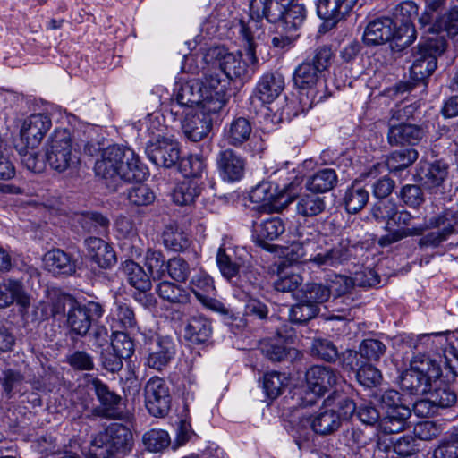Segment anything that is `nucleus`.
<instances>
[{
	"mask_svg": "<svg viewBox=\"0 0 458 458\" xmlns=\"http://www.w3.org/2000/svg\"><path fill=\"white\" fill-rule=\"evenodd\" d=\"M227 83L219 74L208 73L201 81H190L181 85L171 101V113L178 115L180 108H207L220 112L227 102Z\"/></svg>",
	"mask_w": 458,
	"mask_h": 458,
	"instance_id": "nucleus-1",
	"label": "nucleus"
},
{
	"mask_svg": "<svg viewBox=\"0 0 458 458\" xmlns=\"http://www.w3.org/2000/svg\"><path fill=\"white\" fill-rule=\"evenodd\" d=\"M95 173L107 187L115 191L121 181H142L147 168L130 148L113 145L106 148L95 163Z\"/></svg>",
	"mask_w": 458,
	"mask_h": 458,
	"instance_id": "nucleus-2",
	"label": "nucleus"
},
{
	"mask_svg": "<svg viewBox=\"0 0 458 458\" xmlns=\"http://www.w3.org/2000/svg\"><path fill=\"white\" fill-rule=\"evenodd\" d=\"M441 376L440 362L425 352H419L411 358L410 368L402 374L400 386L409 394L422 395L428 393Z\"/></svg>",
	"mask_w": 458,
	"mask_h": 458,
	"instance_id": "nucleus-3",
	"label": "nucleus"
},
{
	"mask_svg": "<svg viewBox=\"0 0 458 458\" xmlns=\"http://www.w3.org/2000/svg\"><path fill=\"white\" fill-rule=\"evenodd\" d=\"M355 410L356 405L352 400L334 391L315 416L302 418L301 422L302 425H310L317 434L328 435L337 430L343 420L350 419Z\"/></svg>",
	"mask_w": 458,
	"mask_h": 458,
	"instance_id": "nucleus-4",
	"label": "nucleus"
},
{
	"mask_svg": "<svg viewBox=\"0 0 458 458\" xmlns=\"http://www.w3.org/2000/svg\"><path fill=\"white\" fill-rule=\"evenodd\" d=\"M132 445L133 436L131 429L123 424L113 423L94 437L89 454L94 458H110L118 454H127Z\"/></svg>",
	"mask_w": 458,
	"mask_h": 458,
	"instance_id": "nucleus-5",
	"label": "nucleus"
},
{
	"mask_svg": "<svg viewBox=\"0 0 458 458\" xmlns=\"http://www.w3.org/2000/svg\"><path fill=\"white\" fill-rule=\"evenodd\" d=\"M242 54L229 53L224 47H216L208 50L204 59L207 63H211L214 68L219 69V72L212 71L209 73L219 74L228 86L226 79L247 80L251 77L258 66V64H252L247 55V60H242Z\"/></svg>",
	"mask_w": 458,
	"mask_h": 458,
	"instance_id": "nucleus-6",
	"label": "nucleus"
},
{
	"mask_svg": "<svg viewBox=\"0 0 458 458\" xmlns=\"http://www.w3.org/2000/svg\"><path fill=\"white\" fill-rule=\"evenodd\" d=\"M46 157L51 168L59 173L76 165L79 157L69 130L56 129L53 131L47 141Z\"/></svg>",
	"mask_w": 458,
	"mask_h": 458,
	"instance_id": "nucleus-7",
	"label": "nucleus"
},
{
	"mask_svg": "<svg viewBox=\"0 0 458 458\" xmlns=\"http://www.w3.org/2000/svg\"><path fill=\"white\" fill-rule=\"evenodd\" d=\"M445 48L446 40L443 36L428 38L420 43L412 55L411 78L415 81L428 78L437 68V56L441 55Z\"/></svg>",
	"mask_w": 458,
	"mask_h": 458,
	"instance_id": "nucleus-8",
	"label": "nucleus"
},
{
	"mask_svg": "<svg viewBox=\"0 0 458 458\" xmlns=\"http://www.w3.org/2000/svg\"><path fill=\"white\" fill-rule=\"evenodd\" d=\"M328 47H318L311 59L300 64L293 72L294 85L300 89H312L320 80L322 72L328 67L332 58Z\"/></svg>",
	"mask_w": 458,
	"mask_h": 458,
	"instance_id": "nucleus-9",
	"label": "nucleus"
},
{
	"mask_svg": "<svg viewBox=\"0 0 458 458\" xmlns=\"http://www.w3.org/2000/svg\"><path fill=\"white\" fill-rule=\"evenodd\" d=\"M148 357V367L156 370H163L171 363L176 354V344L173 337L157 333L142 334Z\"/></svg>",
	"mask_w": 458,
	"mask_h": 458,
	"instance_id": "nucleus-10",
	"label": "nucleus"
},
{
	"mask_svg": "<svg viewBox=\"0 0 458 458\" xmlns=\"http://www.w3.org/2000/svg\"><path fill=\"white\" fill-rule=\"evenodd\" d=\"M104 314L103 306L96 301H88L81 304L70 300L67 313V324L71 329L79 335H85L92 323L97 322Z\"/></svg>",
	"mask_w": 458,
	"mask_h": 458,
	"instance_id": "nucleus-11",
	"label": "nucleus"
},
{
	"mask_svg": "<svg viewBox=\"0 0 458 458\" xmlns=\"http://www.w3.org/2000/svg\"><path fill=\"white\" fill-rule=\"evenodd\" d=\"M412 218L410 212L401 210L399 215L400 228L389 231V233L381 236L378 240V244L382 247L390 246L404 238L421 235L429 227H438L445 224L443 216L431 219L429 224L424 223L420 225H412Z\"/></svg>",
	"mask_w": 458,
	"mask_h": 458,
	"instance_id": "nucleus-12",
	"label": "nucleus"
},
{
	"mask_svg": "<svg viewBox=\"0 0 458 458\" xmlns=\"http://www.w3.org/2000/svg\"><path fill=\"white\" fill-rule=\"evenodd\" d=\"M146 408L155 417L165 416L171 406V394L166 382L161 377L150 378L144 388Z\"/></svg>",
	"mask_w": 458,
	"mask_h": 458,
	"instance_id": "nucleus-13",
	"label": "nucleus"
},
{
	"mask_svg": "<svg viewBox=\"0 0 458 458\" xmlns=\"http://www.w3.org/2000/svg\"><path fill=\"white\" fill-rule=\"evenodd\" d=\"M219 112H209L207 108H196L185 114L182 122L184 135L191 141H199L208 135L213 122Z\"/></svg>",
	"mask_w": 458,
	"mask_h": 458,
	"instance_id": "nucleus-14",
	"label": "nucleus"
},
{
	"mask_svg": "<svg viewBox=\"0 0 458 458\" xmlns=\"http://www.w3.org/2000/svg\"><path fill=\"white\" fill-rule=\"evenodd\" d=\"M146 154L156 165L170 168L180 160L179 143L172 138L158 136L148 143Z\"/></svg>",
	"mask_w": 458,
	"mask_h": 458,
	"instance_id": "nucleus-15",
	"label": "nucleus"
},
{
	"mask_svg": "<svg viewBox=\"0 0 458 458\" xmlns=\"http://www.w3.org/2000/svg\"><path fill=\"white\" fill-rule=\"evenodd\" d=\"M421 27L432 33L446 32L450 37L458 36V6L450 7L443 13L425 11L419 18Z\"/></svg>",
	"mask_w": 458,
	"mask_h": 458,
	"instance_id": "nucleus-16",
	"label": "nucleus"
},
{
	"mask_svg": "<svg viewBox=\"0 0 458 458\" xmlns=\"http://www.w3.org/2000/svg\"><path fill=\"white\" fill-rule=\"evenodd\" d=\"M401 30H396V23L389 17H380L369 21L364 29L362 41L368 47L383 45L395 37L403 38Z\"/></svg>",
	"mask_w": 458,
	"mask_h": 458,
	"instance_id": "nucleus-17",
	"label": "nucleus"
},
{
	"mask_svg": "<svg viewBox=\"0 0 458 458\" xmlns=\"http://www.w3.org/2000/svg\"><path fill=\"white\" fill-rule=\"evenodd\" d=\"M284 78L278 72H270L264 74L257 83L250 104L257 107L258 102L260 106L271 104L283 92L284 89Z\"/></svg>",
	"mask_w": 458,
	"mask_h": 458,
	"instance_id": "nucleus-18",
	"label": "nucleus"
},
{
	"mask_svg": "<svg viewBox=\"0 0 458 458\" xmlns=\"http://www.w3.org/2000/svg\"><path fill=\"white\" fill-rule=\"evenodd\" d=\"M100 406L95 410L97 415L113 420H122L126 417L125 412L121 409V397L109 391L107 386L98 379L91 383Z\"/></svg>",
	"mask_w": 458,
	"mask_h": 458,
	"instance_id": "nucleus-19",
	"label": "nucleus"
},
{
	"mask_svg": "<svg viewBox=\"0 0 458 458\" xmlns=\"http://www.w3.org/2000/svg\"><path fill=\"white\" fill-rule=\"evenodd\" d=\"M52 126L47 114H30L23 120L21 127V138L30 148H37Z\"/></svg>",
	"mask_w": 458,
	"mask_h": 458,
	"instance_id": "nucleus-20",
	"label": "nucleus"
},
{
	"mask_svg": "<svg viewBox=\"0 0 458 458\" xmlns=\"http://www.w3.org/2000/svg\"><path fill=\"white\" fill-rule=\"evenodd\" d=\"M306 381L315 395L322 396L340 383L341 376L331 367L315 365L306 371Z\"/></svg>",
	"mask_w": 458,
	"mask_h": 458,
	"instance_id": "nucleus-21",
	"label": "nucleus"
},
{
	"mask_svg": "<svg viewBox=\"0 0 458 458\" xmlns=\"http://www.w3.org/2000/svg\"><path fill=\"white\" fill-rule=\"evenodd\" d=\"M358 0H317V13L330 28L335 26L356 5Z\"/></svg>",
	"mask_w": 458,
	"mask_h": 458,
	"instance_id": "nucleus-22",
	"label": "nucleus"
},
{
	"mask_svg": "<svg viewBox=\"0 0 458 458\" xmlns=\"http://www.w3.org/2000/svg\"><path fill=\"white\" fill-rule=\"evenodd\" d=\"M253 239L255 242L267 248V241H274L281 235L284 230V223L279 216H269L255 222L253 225Z\"/></svg>",
	"mask_w": 458,
	"mask_h": 458,
	"instance_id": "nucleus-23",
	"label": "nucleus"
},
{
	"mask_svg": "<svg viewBox=\"0 0 458 458\" xmlns=\"http://www.w3.org/2000/svg\"><path fill=\"white\" fill-rule=\"evenodd\" d=\"M217 165L221 176L225 181H238L244 174L245 160L233 149L220 151Z\"/></svg>",
	"mask_w": 458,
	"mask_h": 458,
	"instance_id": "nucleus-24",
	"label": "nucleus"
},
{
	"mask_svg": "<svg viewBox=\"0 0 458 458\" xmlns=\"http://www.w3.org/2000/svg\"><path fill=\"white\" fill-rule=\"evenodd\" d=\"M423 136L424 131L420 126L407 123H391L387 133V140L392 146L416 145Z\"/></svg>",
	"mask_w": 458,
	"mask_h": 458,
	"instance_id": "nucleus-25",
	"label": "nucleus"
},
{
	"mask_svg": "<svg viewBox=\"0 0 458 458\" xmlns=\"http://www.w3.org/2000/svg\"><path fill=\"white\" fill-rule=\"evenodd\" d=\"M318 235L316 231L310 226H300L297 229V239L285 246L284 254L292 262H297L305 259L308 250L310 249L311 242Z\"/></svg>",
	"mask_w": 458,
	"mask_h": 458,
	"instance_id": "nucleus-26",
	"label": "nucleus"
},
{
	"mask_svg": "<svg viewBox=\"0 0 458 458\" xmlns=\"http://www.w3.org/2000/svg\"><path fill=\"white\" fill-rule=\"evenodd\" d=\"M260 20L261 19H258L257 17H252L251 13L250 12L249 21L247 22L240 21L239 23V31L246 41V45L244 47L245 55L250 58L252 64H259L256 56V48L258 47L256 40L259 39L260 36L263 34L259 24Z\"/></svg>",
	"mask_w": 458,
	"mask_h": 458,
	"instance_id": "nucleus-27",
	"label": "nucleus"
},
{
	"mask_svg": "<svg viewBox=\"0 0 458 458\" xmlns=\"http://www.w3.org/2000/svg\"><path fill=\"white\" fill-rule=\"evenodd\" d=\"M190 288L205 306L216 309L220 304L211 297L214 294L215 286L212 278L206 272H197L191 279Z\"/></svg>",
	"mask_w": 458,
	"mask_h": 458,
	"instance_id": "nucleus-28",
	"label": "nucleus"
},
{
	"mask_svg": "<svg viewBox=\"0 0 458 458\" xmlns=\"http://www.w3.org/2000/svg\"><path fill=\"white\" fill-rule=\"evenodd\" d=\"M447 174L448 165L442 161H435L420 165L417 175L426 188L433 190L442 185Z\"/></svg>",
	"mask_w": 458,
	"mask_h": 458,
	"instance_id": "nucleus-29",
	"label": "nucleus"
},
{
	"mask_svg": "<svg viewBox=\"0 0 458 458\" xmlns=\"http://www.w3.org/2000/svg\"><path fill=\"white\" fill-rule=\"evenodd\" d=\"M395 23H400L405 30L406 38L404 45L411 44L416 38L415 28L412 20L418 15V6L411 1L403 2L394 11Z\"/></svg>",
	"mask_w": 458,
	"mask_h": 458,
	"instance_id": "nucleus-30",
	"label": "nucleus"
},
{
	"mask_svg": "<svg viewBox=\"0 0 458 458\" xmlns=\"http://www.w3.org/2000/svg\"><path fill=\"white\" fill-rule=\"evenodd\" d=\"M43 261L45 267L53 274L72 275L75 272V262L60 249L47 251Z\"/></svg>",
	"mask_w": 458,
	"mask_h": 458,
	"instance_id": "nucleus-31",
	"label": "nucleus"
},
{
	"mask_svg": "<svg viewBox=\"0 0 458 458\" xmlns=\"http://www.w3.org/2000/svg\"><path fill=\"white\" fill-rule=\"evenodd\" d=\"M411 347L419 352L428 351L434 352L432 358H437L441 351H445L447 345V339L444 333L420 334L412 338L410 344Z\"/></svg>",
	"mask_w": 458,
	"mask_h": 458,
	"instance_id": "nucleus-32",
	"label": "nucleus"
},
{
	"mask_svg": "<svg viewBox=\"0 0 458 458\" xmlns=\"http://www.w3.org/2000/svg\"><path fill=\"white\" fill-rule=\"evenodd\" d=\"M122 272L126 276L127 282L130 285L145 293L151 289L150 276L136 262L127 259L122 263Z\"/></svg>",
	"mask_w": 458,
	"mask_h": 458,
	"instance_id": "nucleus-33",
	"label": "nucleus"
},
{
	"mask_svg": "<svg viewBox=\"0 0 458 458\" xmlns=\"http://www.w3.org/2000/svg\"><path fill=\"white\" fill-rule=\"evenodd\" d=\"M411 413L409 407H399L396 410L392 408L386 412L385 417L381 420V429L386 434H395L403 431L407 425V420Z\"/></svg>",
	"mask_w": 458,
	"mask_h": 458,
	"instance_id": "nucleus-34",
	"label": "nucleus"
},
{
	"mask_svg": "<svg viewBox=\"0 0 458 458\" xmlns=\"http://www.w3.org/2000/svg\"><path fill=\"white\" fill-rule=\"evenodd\" d=\"M337 175L334 169L324 168L316 172L306 181V187L312 192H327L337 184Z\"/></svg>",
	"mask_w": 458,
	"mask_h": 458,
	"instance_id": "nucleus-35",
	"label": "nucleus"
},
{
	"mask_svg": "<svg viewBox=\"0 0 458 458\" xmlns=\"http://www.w3.org/2000/svg\"><path fill=\"white\" fill-rule=\"evenodd\" d=\"M305 19V8L302 4H295L290 1L286 10L283 14L281 21L277 25V30L286 33L294 32L302 25Z\"/></svg>",
	"mask_w": 458,
	"mask_h": 458,
	"instance_id": "nucleus-36",
	"label": "nucleus"
},
{
	"mask_svg": "<svg viewBox=\"0 0 458 458\" xmlns=\"http://www.w3.org/2000/svg\"><path fill=\"white\" fill-rule=\"evenodd\" d=\"M369 197V191L360 182H353L347 188L344 196V203L347 212L355 214L361 210L368 203Z\"/></svg>",
	"mask_w": 458,
	"mask_h": 458,
	"instance_id": "nucleus-37",
	"label": "nucleus"
},
{
	"mask_svg": "<svg viewBox=\"0 0 458 458\" xmlns=\"http://www.w3.org/2000/svg\"><path fill=\"white\" fill-rule=\"evenodd\" d=\"M201 187L196 179H186L178 183L173 191V200L177 205L192 204L199 196Z\"/></svg>",
	"mask_w": 458,
	"mask_h": 458,
	"instance_id": "nucleus-38",
	"label": "nucleus"
},
{
	"mask_svg": "<svg viewBox=\"0 0 458 458\" xmlns=\"http://www.w3.org/2000/svg\"><path fill=\"white\" fill-rule=\"evenodd\" d=\"M185 332L187 338L192 343H205L212 334L211 323L204 317H193L190 319Z\"/></svg>",
	"mask_w": 458,
	"mask_h": 458,
	"instance_id": "nucleus-39",
	"label": "nucleus"
},
{
	"mask_svg": "<svg viewBox=\"0 0 458 458\" xmlns=\"http://www.w3.org/2000/svg\"><path fill=\"white\" fill-rule=\"evenodd\" d=\"M350 257L349 250L343 245H337L329 250L318 253L314 257H310L308 259L316 265L335 267L346 261Z\"/></svg>",
	"mask_w": 458,
	"mask_h": 458,
	"instance_id": "nucleus-40",
	"label": "nucleus"
},
{
	"mask_svg": "<svg viewBox=\"0 0 458 458\" xmlns=\"http://www.w3.org/2000/svg\"><path fill=\"white\" fill-rule=\"evenodd\" d=\"M428 394L437 408H448L453 406L457 401L455 391L448 385L443 383L433 384Z\"/></svg>",
	"mask_w": 458,
	"mask_h": 458,
	"instance_id": "nucleus-41",
	"label": "nucleus"
},
{
	"mask_svg": "<svg viewBox=\"0 0 458 458\" xmlns=\"http://www.w3.org/2000/svg\"><path fill=\"white\" fill-rule=\"evenodd\" d=\"M325 209V198L314 194L301 196L296 205L297 213L305 217L318 216Z\"/></svg>",
	"mask_w": 458,
	"mask_h": 458,
	"instance_id": "nucleus-42",
	"label": "nucleus"
},
{
	"mask_svg": "<svg viewBox=\"0 0 458 458\" xmlns=\"http://www.w3.org/2000/svg\"><path fill=\"white\" fill-rule=\"evenodd\" d=\"M252 128L249 120L243 117L234 119L226 131V140L229 144L239 146L246 141L251 133Z\"/></svg>",
	"mask_w": 458,
	"mask_h": 458,
	"instance_id": "nucleus-43",
	"label": "nucleus"
},
{
	"mask_svg": "<svg viewBox=\"0 0 458 458\" xmlns=\"http://www.w3.org/2000/svg\"><path fill=\"white\" fill-rule=\"evenodd\" d=\"M418 159V152L413 148L394 151L386 160V165L391 173H396L411 166Z\"/></svg>",
	"mask_w": 458,
	"mask_h": 458,
	"instance_id": "nucleus-44",
	"label": "nucleus"
},
{
	"mask_svg": "<svg viewBox=\"0 0 458 458\" xmlns=\"http://www.w3.org/2000/svg\"><path fill=\"white\" fill-rule=\"evenodd\" d=\"M157 293L162 299L172 302L185 304L190 301V294L188 292L169 281H163L158 284Z\"/></svg>",
	"mask_w": 458,
	"mask_h": 458,
	"instance_id": "nucleus-45",
	"label": "nucleus"
},
{
	"mask_svg": "<svg viewBox=\"0 0 458 458\" xmlns=\"http://www.w3.org/2000/svg\"><path fill=\"white\" fill-rule=\"evenodd\" d=\"M331 294V290L320 284H307L301 292L296 293L299 300L312 303L318 306L319 303L326 302Z\"/></svg>",
	"mask_w": 458,
	"mask_h": 458,
	"instance_id": "nucleus-46",
	"label": "nucleus"
},
{
	"mask_svg": "<svg viewBox=\"0 0 458 458\" xmlns=\"http://www.w3.org/2000/svg\"><path fill=\"white\" fill-rule=\"evenodd\" d=\"M165 246L174 251H183L189 247V239L176 225H169L163 232Z\"/></svg>",
	"mask_w": 458,
	"mask_h": 458,
	"instance_id": "nucleus-47",
	"label": "nucleus"
},
{
	"mask_svg": "<svg viewBox=\"0 0 458 458\" xmlns=\"http://www.w3.org/2000/svg\"><path fill=\"white\" fill-rule=\"evenodd\" d=\"M4 284V289L8 291V293H4L5 295H3L4 297L0 299V308L9 306L14 301L22 306L29 304V299L25 295L23 286L19 280L8 279Z\"/></svg>",
	"mask_w": 458,
	"mask_h": 458,
	"instance_id": "nucleus-48",
	"label": "nucleus"
},
{
	"mask_svg": "<svg viewBox=\"0 0 458 458\" xmlns=\"http://www.w3.org/2000/svg\"><path fill=\"white\" fill-rule=\"evenodd\" d=\"M287 384V377L277 371L267 372L263 377V389L271 399L277 398Z\"/></svg>",
	"mask_w": 458,
	"mask_h": 458,
	"instance_id": "nucleus-49",
	"label": "nucleus"
},
{
	"mask_svg": "<svg viewBox=\"0 0 458 458\" xmlns=\"http://www.w3.org/2000/svg\"><path fill=\"white\" fill-rule=\"evenodd\" d=\"M311 355L327 362H335L339 352L334 343L328 339L316 338L310 347Z\"/></svg>",
	"mask_w": 458,
	"mask_h": 458,
	"instance_id": "nucleus-50",
	"label": "nucleus"
},
{
	"mask_svg": "<svg viewBox=\"0 0 458 458\" xmlns=\"http://www.w3.org/2000/svg\"><path fill=\"white\" fill-rule=\"evenodd\" d=\"M146 448L150 452H160L171 443L170 437L165 430L152 428L147 431L142 437Z\"/></svg>",
	"mask_w": 458,
	"mask_h": 458,
	"instance_id": "nucleus-51",
	"label": "nucleus"
},
{
	"mask_svg": "<svg viewBox=\"0 0 458 458\" xmlns=\"http://www.w3.org/2000/svg\"><path fill=\"white\" fill-rule=\"evenodd\" d=\"M127 199L135 207H145L155 201L156 195L147 184L140 183L128 190Z\"/></svg>",
	"mask_w": 458,
	"mask_h": 458,
	"instance_id": "nucleus-52",
	"label": "nucleus"
},
{
	"mask_svg": "<svg viewBox=\"0 0 458 458\" xmlns=\"http://www.w3.org/2000/svg\"><path fill=\"white\" fill-rule=\"evenodd\" d=\"M318 313V307L303 300L293 305L289 311V318L293 323L302 324L315 318Z\"/></svg>",
	"mask_w": 458,
	"mask_h": 458,
	"instance_id": "nucleus-53",
	"label": "nucleus"
},
{
	"mask_svg": "<svg viewBox=\"0 0 458 458\" xmlns=\"http://www.w3.org/2000/svg\"><path fill=\"white\" fill-rule=\"evenodd\" d=\"M145 264L154 280L161 279L165 276L166 264L161 251L148 250L145 256Z\"/></svg>",
	"mask_w": 458,
	"mask_h": 458,
	"instance_id": "nucleus-54",
	"label": "nucleus"
},
{
	"mask_svg": "<svg viewBox=\"0 0 458 458\" xmlns=\"http://www.w3.org/2000/svg\"><path fill=\"white\" fill-rule=\"evenodd\" d=\"M386 351V344L378 339L368 338L360 344V356L368 360H378Z\"/></svg>",
	"mask_w": 458,
	"mask_h": 458,
	"instance_id": "nucleus-55",
	"label": "nucleus"
},
{
	"mask_svg": "<svg viewBox=\"0 0 458 458\" xmlns=\"http://www.w3.org/2000/svg\"><path fill=\"white\" fill-rule=\"evenodd\" d=\"M112 352H117L123 359H128L134 353V344L128 335L115 332L110 342Z\"/></svg>",
	"mask_w": 458,
	"mask_h": 458,
	"instance_id": "nucleus-56",
	"label": "nucleus"
},
{
	"mask_svg": "<svg viewBox=\"0 0 458 458\" xmlns=\"http://www.w3.org/2000/svg\"><path fill=\"white\" fill-rule=\"evenodd\" d=\"M180 161V171L185 177H193L194 179L202 175L205 171V162L199 156L191 155Z\"/></svg>",
	"mask_w": 458,
	"mask_h": 458,
	"instance_id": "nucleus-57",
	"label": "nucleus"
},
{
	"mask_svg": "<svg viewBox=\"0 0 458 458\" xmlns=\"http://www.w3.org/2000/svg\"><path fill=\"white\" fill-rule=\"evenodd\" d=\"M262 352L273 361H281L290 353L289 349L280 338L269 340L262 344Z\"/></svg>",
	"mask_w": 458,
	"mask_h": 458,
	"instance_id": "nucleus-58",
	"label": "nucleus"
},
{
	"mask_svg": "<svg viewBox=\"0 0 458 458\" xmlns=\"http://www.w3.org/2000/svg\"><path fill=\"white\" fill-rule=\"evenodd\" d=\"M442 367V376L448 380L458 377V354L455 350L444 351L443 355L436 358Z\"/></svg>",
	"mask_w": 458,
	"mask_h": 458,
	"instance_id": "nucleus-59",
	"label": "nucleus"
},
{
	"mask_svg": "<svg viewBox=\"0 0 458 458\" xmlns=\"http://www.w3.org/2000/svg\"><path fill=\"white\" fill-rule=\"evenodd\" d=\"M166 270L174 280L181 283L185 282L191 273L188 262L181 257L170 259L166 263Z\"/></svg>",
	"mask_w": 458,
	"mask_h": 458,
	"instance_id": "nucleus-60",
	"label": "nucleus"
},
{
	"mask_svg": "<svg viewBox=\"0 0 458 458\" xmlns=\"http://www.w3.org/2000/svg\"><path fill=\"white\" fill-rule=\"evenodd\" d=\"M356 378L361 386L369 388L377 386L381 382L382 375L379 369L368 364L358 369Z\"/></svg>",
	"mask_w": 458,
	"mask_h": 458,
	"instance_id": "nucleus-61",
	"label": "nucleus"
},
{
	"mask_svg": "<svg viewBox=\"0 0 458 458\" xmlns=\"http://www.w3.org/2000/svg\"><path fill=\"white\" fill-rule=\"evenodd\" d=\"M402 201L411 208H418L424 202V195L420 186L415 184L404 185L399 193Z\"/></svg>",
	"mask_w": 458,
	"mask_h": 458,
	"instance_id": "nucleus-62",
	"label": "nucleus"
},
{
	"mask_svg": "<svg viewBox=\"0 0 458 458\" xmlns=\"http://www.w3.org/2000/svg\"><path fill=\"white\" fill-rule=\"evenodd\" d=\"M216 262L222 275L227 279H231L236 276L240 272L241 266L238 263L233 261L232 259L225 253V250L222 247L218 249L216 254Z\"/></svg>",
	"mask_w": 458,
	"mask_h": 458,
	"instance_id": "nucleus-63",
	"label": "nucleus"
},
{
	"mask_svg": "<svg viewBox=\"0 0 458 458\" xmlns=\"http://www.w3.org/2000/svg\"><path fill=\"white\" fill-rule=\"evenodd\" d=\"M21 161L29 171L33 173H41L45 169V161L34 148L21 153Z\"/></svg>",
	"mask_w": 458,
	"mask_h": 458,
	"instance_id": "nucleus-64",
	"label": "nucleus"
}]
</instances>
